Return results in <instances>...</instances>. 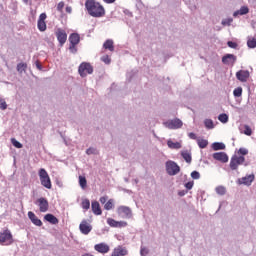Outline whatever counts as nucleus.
Segmentation results:
<instances>
[{
  "label": "nucleus",
  "instance_id": "nucleus-1",
  "mask_svg": "<svg viewBox=\"0 0 256 256\" xmlns=\"http://www.w3.org/2000/svg\"><path fill=\"white\" fill-rule=\"evenodd\" d=\"M85 8L90 17H105V7H103V5L96 0H86Z\"/></svg>",
  "mask_w": 256,
  "mask_h": 256
},
{
  "label": "nucleus",
  "instance_id": "nucleus-2",
  "mask_svg": "<svg viewBox=\"0 0 256 256\" xmlns=\"http://www.w3.org/2000/svg\"><path fill=\"white\" fill-rule=\"evenodd\" d=\"M166 173L170 175V177H175V175H179L181 172V167L175 161L168 160L165 163Z\"/></svg>",
  "mask_w": 256,
  "mask_h": 256
},
{
  "label": "nucleus",
  "instance_id": "nucleus-3",
  "mask_svg": "<svg viewBox=\"0 0 256 256\" xmlns=\"http://www.w3.org/2000/svg\"><path fill=\"white\" fill-rule=\"evenodd\" d=\"M38 175L40 177L41 185L46 189H51V178L49 177V173H47V170H45V168H41L38 172Z\"/></svg>",
  "mask_w": 256,
  "mask_h": 256
},
{
  "label": "nucleus",
  "instance_id": "nucleus-4",
  "mask_svg": "<svg viewBox=\"0 0 256 256\" xmlns=\"http://www.w3.org/2000/svg\"><path fill=\"white\" fill-rule=\"evenodd\" d=\"M13 234H11L10 230H4L0 232V245H13Z\"/></svg>",
  "mask_w": 256,
  "mask_h": 256
},
{
  "label": "nucleus",
  "instance_id": "nucleus-5",
  "mask_svg": "<svg viewBox=\"0 0 256 256\" xmlns=\"http://www.w3.org/2000/svg\"><path fill=\"white\" fill-rule=\"evenodd\" d=\"M78 73L80 77H85L86 75L93 74V66L90 63L83 62L80 64L78 68Z\"/></svg>",
  "mask_w": 256,
  "mask_h": 256
},
{
  "label": "nucleus",
  "instance_id": "nucleus-6",
  "mask_svg": "<svg viewBox=\"0 0 256 256\" xmlns=\"http://www.w3.org/2000/svg\"><path fill=\"white\" fill-rule=\"evenodd\" d=\"M163 125L167 129H171V130L181 129V127H183V121H181V119L179 118H175V119L163 122Z\"/></svg>",
  "mask_w": 256,
  "mask_h": 256
},
{
  "label": "nucleus",
  "instance_id": "nucleus-7",
  "mask_svg": "<svg viewBox=\"0 0 256 256\" xmlns=\"http://www.w3.org/2000/svg\"><path fill=\"white\" fill-rule=\"evenodd\" d=\"M245 163V158L243 156H232L230 160V169L232 171H237L239 165H243Z\"/></svg>",
  "mask_w": 256,
  "mask_h": 256
},
{
  "label": "nucleus",
  "instance_id": "nucleus-8",
  "mask_svg": "<svg viewBox=\"0 0 256 256\" xmlns=\"http://www.w3.org/2000/svg\"><path fill=\"white\" fill-rule=\"evenodd\" d=\"M117 213L122 219H131L133 217V211L128 206L118 207Z\"/></svg>",
  "mask_w": 256,
  "mask_h": 256
},
{
  "label": "nucleus",
  "instance_id": "nucleus-9",
  "mask_svg": "<svg viewBox=\"0 0 256 256\" xmlns=\"http://www.w3.org/2000/svg\"><path fill=\"white\" fill-rule=\"evenodd\" d=\"M56 37L61 47H63V45H65V43L67 42V32H65V30L61 28H58L56 31Z\"/></svg>",
  "mask_w": 256,
  "mask_h": 256
},
{
  "label": "nucleus",
  "instance_id": "nucleus-10",
  "mask_svg": "<svg viewBox=\"0 0 256 256\" xmlns=\"http://www.w3.org/2000/svg\"><path fill=\"white\" fill-rule=\"evenodd\" d=\"M253 181H255V175L254 174H250L248 176L239 178L237 180L238 185H246L247 187L251 186V183H253Z\"/></svg>",
  "mask_w": 256,
  "mask_h": 256
},
{
  "label": "nucleus",
  "instance_id": "nucleus-11",
  "mask_svg": "<svg viewBox=\"0 0 256 256\" xmlns=\"http://www.w3.org/2000/svg\"><path fill=\"white\" fill-rule=\"evenodd\" d=\"M80 232L82 235H89L90 231H93V226L87 222V220H82V222L79 225Z\"/></svg>",
  "mask_w": 256,
  "mask_h": 256
},
{
  "label": "nucleus",
  "instance_id": "nucleus-12",
  "mask_svg": "<svg viewBox=\"0 0 256 256\" xmlns=\"http://www.w3.org/2000/svg\"><path fill=\"white\" fill-rule=\"evenodd\" d=\"M213 159L220 161V163H227L229 161V156L225 152H216L212 155Z\"/></svg>",
  "mask_w": 256,
  "mask_h": 256
},
{
  "label": "nucleus",
  "instance_id": "nucleus-13",
  "mask_svg": "<svg viewBox=\"0 0 256 256\" xmlns=\"http://www.w3.org/2000/svg\"><path fill=\"white\" fill-rule=\"evenodd\" d=\"M38 207L40 209L41 213H47L49 211V201H47L45 198H39L38 200Z\"/></svg>",
  "mask_w": 256,
  "mask_h": 256
},
{
  "label": "nucleus",
  "instance_id": "nucleus-14",
  "mask_svg": "<svg viewBox=\"0 0 256 256\" xmlns=\"http://www.w3.org/2000/svg\"><path fill=\"white\" fill-rule=\"evenodd\" d=\"M237 61V56L233 54H226L222 57V63L224 65H235V62Z\"/></svg>",
  "mask_w": 256,
  "mask_h": 256
},
{
  "label": "nucleus",
  "instance_id": "nucleus-15",
  "mask_svg": "<svg viewBox=\"0 0 256 256\" xmlns=\"http://www.w3.org/2000/svg\"><path fill=\"white\" fill-rule=\"evenodd\" d=\"M236 79L238 81H241V83H247V80L249 79V71L247 70H240L236 73Z\"/></svg>",
  "mask_w": 256,
  "mask_h": 256
},
{
  "label": "nucleus",
  "instance_id": "nucleus-16",
  "mask_svg": "<svg viewBox=\"0 0 256 256\" xmlns=\"http://www.w3.org/2000/svg\"><path fill=\"white\" fill-rule=\"evenodd\" d=\"M28 219H30L31 223H33V225H36V227H41L43 225L41 219H39L37 215H35V213L31 211L28 212Z\"/></svg>",
  "mask_w": 256,
  "mask_h": 256
},
{
  "label": "nucleus",
  "instance_id": "nucleus-17",
  "mask_svg": "<svg viewBox=\"0 0 256 256\" xmlns=\"http://www.w3.org/2000/svg\"><path fill=\"white\" fill-rule=\"evenodd\" d=\"M94 249H95V251H97L98 253H102V254L109 253V245H107V244H105V243L96 244V245L94 246Z\"/></svg>",
  "mask_w": 256,
  "mask_h": 256
},
{
  "label": "nucleus",
  "instance_id": "nucleus-18",
  "mask_svg": "<svg viewBox=\"0 0 256 256\" xmlns=\"http://www.w3.org/2000/svg\"><path fill=\"white\" fill-rule=\"evenodd\" d=\"M92 212L94 215H102L103 211L101 210V205L97 201H92L91 203Z\"/></svg>",
  "mask_w": 256,
  "mask_h": 256
},
{
  "label": "nucleus",
  "instance_id": "nucleus-19",
  "mask_svg": "<svg viewBox=\"0 0 256 256\" xmlns=\"http://www.w3.org/2000/svg\"><path fill=\"white\" fill-rule=\"evenodd\" d=\"M80 41H81V36H79L78 33H72L69 36L70 45H79Z\"/></svg>",
  "mask_w": 256,
  "mask_h": 256
},
{
  "label": "nucleus",
  "instance_id": "nucleus-20",
  "mask_svg": "<svg viewBox=\"0 0 256 256\" xmlns=\"http://www.w3.org/2000/svg\"><path fill=\"white\" fill-rule=\"evenodd\" d=\"M44 219L51 225H57L59 223V219L57 217H55V215H53V214H46L44 216Z\"/></svg>",
  "mask_w": 256,
  "mask_h": 256
},
{
  "label": "nucleus",
  "instance_id": "nucleus-21",
  "mask_svg": "<svg viewBox=\"0 0 256 256\" xmlns=\"http://www.w3.org/2000/svg\"><path fill=\"white\" fill-rule=\"evenodd\" d=\"M212 149L214 151H223L225 150V144L223 142H214L212 144Z\"/></svg>",
  "mask_w": 256,
  "mask_h": 256
},
{
  "label": "nucleus",
  "instance_id": "nucleus-22",
  "mask_svg": "<svg viewBox=\"0 0 256 256\" xmlns=\"http://www.w3.org/2000/svg\"><path fill=\"white\" fill-rule=\"evenodd\" d=\"M118 256H125L127 255V249L123 248L122 246H118L113 250Z\"/></svg>",
  "mask_w": 256,
  "mask_h": 256
},
{
  "label": "nucleus",
  "instance_id": "nucleus-23",
  "mask_svg": "<svg viewBox=\"0 0 256 256\" xmlns=\"http://www.w3.org/2000/svg\"><path fill=\"white\" fill-rule=\"evenodd\" d=\"M104 49H108L109 51H115V47L113 46V40H106L103 44Z\"/></svg>",
  "mask_w": 256,
  "mask_h": 256
},
{
  "label": "nucleus",
  "instance_id": "nucleus-24",
  "mask_svg": "<svg viewBox=\"0 0 256 256\" xmlns=\"http://www.w3.org/2000/svg\"><path fill=\"white\" fill-rule=\"evenodd\" d=\"M18 73H20V75L22 73H25V71H27V63H19L17 64V67H16Z\"/></svg>",
  "mask_w": 256,
  "mask_h": 256
},
{
  "label": "nucleus",
  "instance_id": "nucleus-25",
  "mask_svg": "<svg viewBox=\"0 0 256 256\" xmlns=\"http://www.w3.org/2000/svg\"><path fill=\"white\" fill-rule=\"evenodd\" d=\"M169 149H181V144L179 142H172L171 140L167 141Z\"/></svg>",
  "mask_w": 256,
  "mask_h": 256
},
{
  "label": "nucleus",
  "instance_id": "nucleus-26",
  "mask_svg": "<svg viewBox=\"0 0 256 256\" xmlns=\"http://www.w3.org/2000/svg\"><path fill=\"white\" fill-rule=\"evenodd\" d=\"M115 201L113 199H110L107 201V203L104 205V209L106 211H111V209H113V207H115Z\"/></svg>",
  "mask_w": 256,
  "mask_h": 256
},
{
  "label": "nucleus",
  "instance_id": "nucleus-27",
  "mask_svg": "<svg viewBox=\"0 0 256 256\" xmlns=\"http://www.w3.org/2000/svg\"><path fill=\"white\" fill-rule=\"evenodd\" d=\"M79 185L81 189L87 188V178H85V176H79Z\"/></svg>",
  "mask_w": 256,
  "mask_h": 256
},
{
  "label": "nucleus",
  "instance_id": "nucleus-28",
  "mask_svg": "<svg viewBox=\"0 0 256 256\" xmlns=\"http://www.w3.org/2000/svg\"><path fill=\"white\" fill-rule=\"evenodd\" d=\"M204 125H205L206 129H215V124L213 123V120H211V119H205Z\"/></svg>",
  "mask_w": 256,
  "mask_h": 256
},
{
  "label": "nucleus",
  "instance_id": "nucleus-29",
  "mask_svg": "<svg viewBox=\"0 0 256 256\" xmlns=\"http://www.w3.org/2000/svg\"><path fill=\"white\" fill-rule=\"evenodd\" d=\"M181 156L186 161V163H191L192 157H191V154L189 152L182 151Z\"/></svg>",
  "mask_w": 256,
  "mask_h": 256
},
{
  "label": "nucleus",
  "instance_id": "nucleus-30",
  "mask_svg": "<svg viewBox=\"0 0 256 256\" xmlns=\"http://www.w3.org/2000/svg\"><path fill=\"white\" fill-rule=\"evenodd\" d=\"M197 143L200 149H205L209 145V142L205 139H198Z\"/></svg>",
  "mask_w": 256,
  "mask_h": 256
},
{
  "label": "nucleus",
  "instance_id": "nucleus-31",
  "mask_svg": "<svg viewBox=\"0 0 256 256\" xmlns=\"http://www.w3.org/2000/svg\"><path fill=\"white\" fill-rule=\"evenodd\" d=\"M218 120H219L220 123H228L229 122V116L225 113L220 114L218 116Z\"/></svg>",
  "mask_w": 256,
  "mask_h": 256
},
{
  "label": "nucleus",
  "instance_id": "nucleus-32",
  "mask_svg": "<svg viewBox=\"0 0 256 256\" xmlns=\"http://www.w3.org/2000/svg\"><path fill=\"white\" fill-rule=\"evenodd\" d=\"M217 195H225L227 193V189L224 186H218L215 189Z\"/></svg>",
  "mask_w": 256,
  "mask_h": 256
},
{
  "label": "nucleus",
  "instance_id": "nucleus-33",
  "mask_svg": "<svg viewBox=\"0 0 256 256\" xmlns=\"http://www.w3.org/2000/svg\"><path fill=\"white\" fill-rule=\"evenodd\" d=\"M232 23H233V18H226L222 20L221 25H223L224 27H231Z\"/></svg>",
  "mask_w": 256,
  "mask_h": 256
},
{
  "label": "nucleus",
  "instance_id": "nucleus-34",
  "mask_svg": "<svg viewBox=\"0 0 256 256\" xmlns=\"http://www.w3.org/2000/svg\"><path fill=\"white\" fill-rule=\"evenodd\" d=\"M234 97H241L243 95V88L242 87H237L233 91Z\"/></svg>",
  "mask_w": 256,
  "mask_h": 256
},
{
  "label": "nucleus",
  "instance_id": "nucleus-35",
  "mask_svg": "<svg viewBox=\"0 0 256 256\" xmlns=\"http://www.w3.org/2000/svg\"><path fill=\"white\" fill-rule=\"evenodd\" d=\"M247 46L249 47V49H255V47H256V38L249 39L247 41Z\"/></svg>",
  "mask_w": 256,
  "mask_h": 256
},
{
  "label": "nucleus",
  "instance_id": "nucleus-36",
  "mask_svg": "<svg viewBox=\"0 0 256 256\" xmlns=\"http://www.w3.org/2000/svg\"><path fill=\"white\" fill-rule=\"evenodd\" d=\"M11 143L14 147H16V149H21L23 147V144H21V142L17 141L15 138L11 139Z\"/></svg>",
  "mask_w": 256,
  "mask_h": 256
},
{
  "label": "nucleus",
  "instance_id": "nucleus-37",
  "mask_svg": "<svg viewBox=\"0 0 256 256\" xmlns=\"http://www.w3.org/2000/svg\"><path fill=\"white\" fill-rule=\"evenodd\" d=\"M244 135H247L248 137H251V135H253V130H251V127H249V125L244 126Z\"/></svg>",
  "mask_w": 256,
  "mask_h": 256
},
{
  "label": "nucleus",
  "instance_id": "nucleus-38",
  "mask_svg": "<svg viewBox=\"0 0 256 256\" xmlns=\"http://www.w3.org/2000/svg\"><path fill=\"white\" fill-rule=\"evenodd\" d=\"M91 207V202L89 201V199H85L84 201H82V208H84L86 211L89 210Z\"/></svg>",
  "mask_w": 256,
  "mask_h": 256
},
{
  "label": "nucleus",
  "instance_id": "nucleus-39",
  "mask_svg": "<svg viewBox=\"0 0 256 256\" xmlns=\"http://www.w3.org/2000/svg\"><path fill=\"white\" fill-rule=\"evenodd\" d=\"M39 31H46L47 30V24L45 22H39L37 23Z\"/></svg>",
  "mask_w": 256,
  "mask_h": 256
},
{
  "label": "nucleus",
  "instance_id": "nucleus-40",
  "mask_svg": "<svg viewBox=\"0 0 256 256\" xmlns=\"http://www.w3.org/2000/svg\"><path fill=\"white\" fill-rule=\"evenodd\" d=\"M98 151L97 148L90 147L86 150L87 155H97Z\"/></svg>",
  "mask_w": 256,
  "mask_h": 256
},
{
  "label": "nucleus",
  "instance_id": "nucleus-41",
  "mask_svg": "<svg viewBox=\"0 0 256 256\" xmlns=\"http://www.w3.org/2000/svg\"><path fill=\"white\" fill-rule=\"evenodd\" d=\"M107 223L110 227H117V221L113 218H108Z\"/></svg>",
  "mask_w": 256,
  "mask_h": 256
},
{
  "label": "nucleus",
  "instance_id": "nucleus-42",
  "mask_svg": "<svg viewBox=\"0 0 256 256\" xmlns=\"http://www.w3.org/2000/svg\"><path fill=\"white\" fill-rule=\"evenodd\" d=\"M240 15H247V13H249V7L247 6H242L240 9Z\"/></svg>",
  "mask_w": 256,
  "mask_h": 256
},
{
  "label": "nucleus",
  "instance_id": "nucleus-43",
  "mask_svg": "<svg viewBox=\"0 0 256 256\" xmlns=\"http://www.w3.org/2000/svg\"><path fill=\"white\" fill-rule=\"evenodd\" d=\"M101 61H103V63L106 65H109L111 63V58H109V56H102Z\"/></svg>",
  "mask_w": 256,
  "mask_h": 256
},
{
  "label": "nucleus",
  "instance_id": "nucleus-44",
  "mask_svg": "<svg viewBox=\"0 0 256 256\" xmlns=\"http://www.w3.org/2000/svg\"><path fill=\"white\" fill-rule=\"evenodd\" d=\"M191 177L192 179H201V174L198 171H193Z\"/></svg>",
  "mask_w": 256,
  "mask_h": 256
},
{
  "label": "nucleus",
  "instance_id": "nucleus-45",
  "mask_svg": "<svg viewBox=\"0 0 256 256\" xmlns=\"http://www.w3.org/2000/svg\"><path fill=\"white\" fill-rule=\"evenodd\" d=\"M69 51L75 55V53H77V45L70 44Z\"/></svg>",
  "mask_w": 256,
  "mask_h": 256
},
{
  "label": "nucleus",
  "instance_id": "nucleus-46",
  "mask_svg": "<svg viewBox=\"0 0 256 256\" xmlns=\"http://www.w3.org/2000/svg\"><path fill=\"white\" fill-rule=\"evenodd\" d=\"M227 45H228V47H230V49H237V43L236 42L228 41Z\"/></svg>",
  "mask_w": 256,
  "mask_h": 256
},
{
  "label": "nucleus",
  "instance_id": "nucleus-47",
  "mask_svg": "<svg viewBox=\"0 0 256 256\" xmlns=\"http://www.w3.org/2000/svg\"><path fill=\"white\" fill-rule=\"evenodd\" d=\"M238 153H239V155H248L249 150H247V148H240L238 150Z\"/></svg>",
  "mask_w": 256,
  "mask_h": 256
},
{
  "label": "nucleus",
  "instance_id": "nucleus-48",
  "mask_svg": "<svg viewBox=\"0 0 256 256\" xmlns=\"http://www.w3.org/2000/svg\"><path fill=\"white\" fill-rule=\"evenodd\" d=\"M116 228L127 227L126 221H117Z\"/></svg>",
  "mask_w": 256,
  "mask_h": 256
},
{
  "label": "nucleus",
  "instance_id": "nucleus-49",
  "mask_svg": "<svg viewBox=\"0 0 256 256\" xmlns=\"http://www.w3.org/2000/svg\"><path fill=\"white\" fill-rule=\"evenodd\" d=\"M63 7H65V2H59L57 5V11L61 13V11H63Z\"/></svg>",
  "mask_w": 256,
  "mask_h": 256
},
{
  "label": "nucleus",
  "instance_id": "nucleus-50",
  "mask_svg": "<svg viewBox=\"0 0 256 256\" xmlns=\"http://www.w3.org/2000/svg\"><path fill=\"white\" fill-rule=\"evenodd\" d=\"M45 19H47V14L46 13H42L39 16L38 22H45Z\"/></svg>",
  "mask_w": 256,
  "mask_h": 256
},
{
  "label": "nucleus",
  "instance_id": "nucleus-51",
  "mask_svg": "<svg viewBox=\"0 0 256 256\" xmlns=\"http://www.w3.org/2000/svg\"><path fill=\"white\" fill-rule=\"evenodd\" d=\"M0 109L2 111H5V109H7V102H5V100H1Z\"/></svg>",
  "mask_w": 256,
  "mask_h": 256
},
{
  "label": "nucleus",
  "instance_id": "nucleus-52",
  "mask_svg": "<svg viewBox=\"0 0 256 256\" xmlns=\"http://www.w3.org/2000/svg\"><path fill=\"white\" fill-rule=\"evenodd\" d=\"M107 199H109L108 196H102V197H100V203H101L102 205H105V204L107 203Z\"/></svg>",
  "mask_w": 256,
  "mask_h": 256
},
{
  "label": "nucleus",
  "instance_id": "nucleus-53",
  "mask_svg": "<svg viewBox=\"0 0 256 256\" xmlns=\"http://www.w3.org/2000/svg\"><path fill=\"white\" fill-rule=\"evenodd\" d=\"M193 185H194L193 181H190L185 184V187L186 189L191 190L193 189Z\"/></svg>",
  "mask_w": 256,
  "mask_h": 256
},
{
  "label": "nucleus",
  "instance_id": "nucleus-54",
  "mask_svg": "<svg viewBox=\"0 0 256 256\" xmlns=\"http://www.w3.org/2000/svg\"><path fill=\"white\" fill-rule=\"evenodd\" d=\"M188 137H190V139H197V135L195 134V133H193V132H190L189 134H188Z\"/></svg>",
  "mask_w": 256,
  "mask_h": 256
},
{
  "label": "nucleus",
  "instance_id": "nucleus-55",
  "mask_svg": "<svg viewBox=\"0 0 256 256\" xmlns=\"http://www.w3.org/2000/svg\"><path fill=\"white\" fill-rule=\"evenodd\" d=\"M66 13H73V8H71V6H67L66 7Z\"/></svg>",
  "mask_w": 256,
  "mask_h": 256
},
{
  "label": "nucleus",
  "instance_id": "nucleus-56",
  "mask_svg": "<svg viewBox=\"0 0 256 256\" xmlns=\"http://www.w3.org/2000/svg\"><path fill=\"white\" fill-rule=\"evenodd\" d=\"M36 68L41 71V69H43V66H41V63H39L38 61L36 62Z\"/></svg>",
  "mask_w": 256,
  "mask_h": 256
},
{
  "label": "nucleus",
  "instance_id": "nucleus-57",
  "mask_svg": "<svg viewBox=\"0 0 256 256\" xmlns=\"http://www.w3.org/2000/svg\"><path fill=\"white\" fill-rule=\"evenodd\" d=\"M179 197H185V190H181L178 192Z\"/></svg>",
  "mask_w": 256,
  "mask_h": 256
},
{
  "label": "nucleus",
  "instance_id": "nucleus-58",
  "mask_svg": "<svg viewBox=\"0 0 256 256\" xmlns=\"http://www.w3.org/2000/svg\"><path fill=\"white\" fill-rule=\"evenodd\" d=\"M239 15H241V12L239 10L233 13V17H239Z\"/></svg>",
  "mask_w": 256,
  "mask_h": 256
},
{
  "label": "nucleus",
  "instance_id": "nucleus-59",
  "mask_svg": "<svg viewBox=\"0 0 256 256\" xmlns=\"http://www.w3.org/2000/svg\"><path fill=\"white\" fill-rule=\"evenodd\" d=\"M104 3H108V4H111V3H115L116 0H103Z\"/></svg>",
  "mask_w": 256,
  "mask_h": 256
},
{
  "label": "nucleus",
  "instance_id": "nucleus-60",
  "mask_svg": "<svg viewBox=\"0 0 256 256\" xmlns=\"http://www.w3.org/2000/svg\"><path fill=\"white\" fill-rule=\"evenodd\" d=\"M143 251H145L144 249H141L140 253L142 256H145V254L143 253Z\"/></svg>",
  "mask_w": 256,
  "mask_h": 256
},
{
  "label": "nucleus",
  "instance_id": "nucleus-61",
  "mask_svg": "<svg viewBox=\"0 0 256 256\" xmlns=\"http://www.w3.org/2000/svg\"><path fill=\"white\" fill-rule=\"evenodd\" d=\"M111 256H119V255H117L116 253L112 252Z\"/></svg>",
  "mask_w": 256,
  "mask_h": 256
},
{
  "label": "nucleus",
  "instance_id": "nucleus-62",
  "mask_svg": "<svg viewBox=\"0 0 256 256\" xmlns=\"http://www.w3.org/2000/svg\"><path fill=\"white\" fill-rule=\"evenodd\" d=\"M24 1V3H29V0H23Z\"/></svg>",
  "mask_w": 256,
  "mask_h": 256
},
{
  "label": "nucleus",
  "instance_id": "nucleus-63",
  "mask_svg": "<svg viewBox=\"0 0 256 256\" xmlns=\"http://www.w3.org/2000/svg\"><path fill=\"white\" fill-rule=\"evenodd\" d=\"M135 183H139V181H138V180H135Z\"/></svg>",
  "mask_w": 256,
  "mask_h": 256
}]
</instances>
